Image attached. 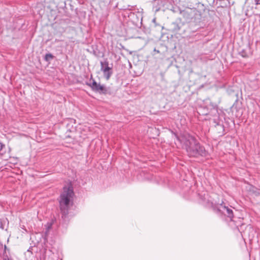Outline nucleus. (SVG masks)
Listing matches in <instances>:
<instances>
[{"mask_svg": "<svg viewBox=\"0 0 260 260\" xmlns=\"http://www.w3.org/2000/svg\"><path fill=\"white\" fill-rule=\"evenodd\" d=\"M177 140L181 144L182 148L185 149L189 157H198L205 156L207 154L204 146H202L197 139L187 133L181 134L176 136Z\"/></svg>", "mask_w": 260, "mask_h": 260, "instance_id": "obj_1", "label": "nucleus"}, {"mask_svg": "<svg viewBox=\"0 0 260 260\" xmlns=\"http://www.w3.org/2000/svg\"><path fill=\"white\" fill-rule=\"evenodd\" d=\"M199 197L201 204L208 207L217 209L219 213L229 217L231 220H232L234 217L232 209L223 205V202L221 203L217 202L214 198L217 197L216 194H212V196H209L207 191H204L199 193Z\"/></svg>", "mask_w": 260, "mask_h": 260, "instance_id": "obj_2", "label": "nucleus"}, {"mask_svg": "<svg viewBox=\"0 0 260 260\" xmlns=\"http://www.w3.org/2000/svg\"><path fill=\"white\" fill-rule=\"evenodd\" d=\"M74 195L73 187L65 186L60 196L59 207L62 217L65 218L69 213V210L72 205V200Z\"/></svg>", "mask_w": 260, "mask_h": 260, "instance_id": "obj_3", "label": "nucleus"}, {"mask_svg": "<svg viewBox=\"0 0 260 260\" xmlns=\"http://www.w3.org/2000/svg\"><path fill=\"white\" fill-rule=\"evenodd\" d=\"M86 85L89 86L93 91L100 93L106 94L108 92L107 88L103 85L98 83L92 79V76L90 79L86 82Z\"/></svg>", "mask_w": 260, "mask_h": 260, "instance_id": "obj_4", "label": "nucleus"}, {"mask_svg": "<svg viewBox=\"0 0 260 260\" xmlns=\"http://www.w3.org/2000/svg\"><path fill=\"white\" fill-rule=\"evenodd\" d=\"M101 70L103 72L104 76L107 80H109L112 74V67H109L107 61L101 62Z\"/></svg>", "mask_w": 260, "mask_h": 260, "instance_id": "obj_5", "label": "nucleus"}, {"mask_svg": "<svg viewBox=\"0 0 260 260\" xmlns=\"http://www.w3.org/2000/svg\"><path fill=\"white\" fill-rule=\"evenodd\" d=\"M127 16L129 20L135 24H137L139 22H141L142 20L141 15L139 13L130 12Z\"/></svg>", "mask_w": 260, "mask_h": 260, "instance_id": "obj_6", "label": "nucleus"}, {"mask_svg": "<svg viewBox=\"0 0 260 260\" xmlns=\"http://www.w3.org/2000/svg\"><path fill=\"white\" fill-rule=\"evenodd\" d=\"M113 0H100V4L103 6L109 4Z\"/></svg>", "mask_w": 260, "mask_h": 260, "instance_id": "obj_7", "label": "nucleus"}, {"mask_svg": "<svg viewBox=\"0 0 260 260\" xmlns=\"http://www.w3.org/2000/svg\"><path fill=\"white\" fill-rule=\"evenodd\" d=\"M53 57L54 56L52 54L47 53L45 56V60L46 61H48L50 60V59H53Z\"/></svg>", "mask_w": 260, "mask_h": 260, "instance_id": "obj_8", "label": "nucleus"}, {"mask_svg": "<svg viewBox=\"0 0 260 260\" xmlns=\"http://www.w3.org/2000/svg\"><path fill=\"white\" fill-rule=\"evenodd\" d=\"M5 147V145L0 142V156L3 154V148Z\"/></svg>", "mask_w": 260, "mask_h": 260, "instance_id": "obj_9", "label": "nucleus"}, {"mask_svg": "<svg viewBox=\"0 0 260 260\" xmlns=\"http://www.w3.org/2000/svg\"><path fill=\"white\" fill-rule=\"evenodd\" d=\"M240 54L241 56L243 57H247L248 55L246 53V52L244 50H242L240 52Z\"/></svg>", "mask_w": 260, "mask_h": 260, "instance_id": "obj_10", "label": "nucleus"}, {"mask_svg": "<svg viewBox=\"0 0 260 260\" xmlns=\"http://www.w3.org/2000/svg\"><path fill=\"white\" fill-rule=\"evenodd\" d=\"M256 4H260V0L257 1V2L256 3Z\"/></svg>", "mask_w": 260, "mask_h": 260, "instance_id": "obj_11", "label": "nucleus"}, {"mask_svg": "<svg viewBox=\"0 0 260 260\" xmlns=\"http://www.w3.org/2000/svg\"><path fill=\"white\" fill-rule=\"evenodd\" d=\"M154 51H155V52H157V53H158V52H159V51H158V50H156V49H154Z\"/></svg>", "mask_w": 260, "mask_h": 260, "instance_id": "obj_12", "label": "nucleus"}, {"mask_svg": "<svg viewBox=\"0 0 260 260\" xmlns=\"http://www.w3.org/2000/svg\"><path fill=\"white\" fill-rule=\"evenodd\" d=\"M1 228L2 229H3V225H1Z\"/></svg>", "mask_w": 260, "mask_h": 260, "instance_id": "obj_13", "label": "nucleus"}, {"mask_svg": "<svg viewBox=\"0 0 260 260\" xmlns=\"http://www.w3.org/2000/svg\"><path fill=\"white\" fill-rule=\"evenodd\" d=\"M5 260H7V259H5ZM7 260H9V259H7Z\"/></svg>", "mask_w": 260, "mask_h": 260, "instance_id": "obj_14", "label": "nucleus"}]
</instances>
